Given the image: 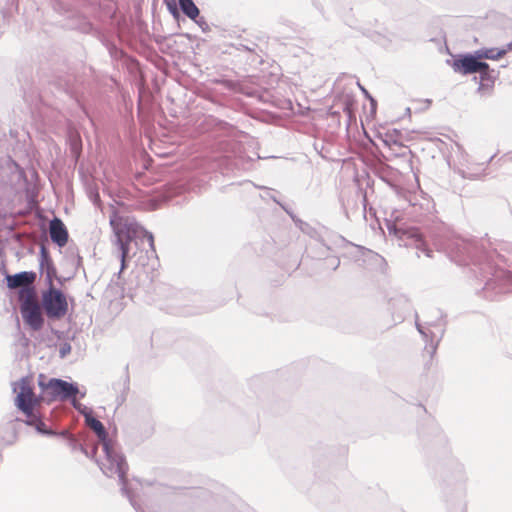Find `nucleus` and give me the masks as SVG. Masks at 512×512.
Segmentation results:
<instances>
[{"mask_svg": "<svg viewBox=\"0 0 512 512\" xmlns=\"http://www.w3.org/2000/svg\"><path fill=\"white\" fill-rule=\"evenodd\" d=\"M271 198H272V200H273L275 203H277V204H278V205H279V206H280V207H281V208H282L286 213H288V214L291 216V218L293 219V221H295V222H296V219H295V217L292 215V213H290V211H289V210H288V209H287V208H286L282 203H280V202L276 199V197H274V196H273V197H271Z\"/></svg>", "mask_w": 512, "mask_h": 512, "instance_id": "obj_38", "label": "nucleus"}, {"mask_svg": "<svg viewBox=\"0 0 512 512\" xmlns=\"http://www.w3.org/2000/svg\"><path fill=\"white\" fill-rule=\"evenodd\" d=\"M110 225L114 232L115 244L120 251L121 267L119 274L126 269L127 259L129 258L130 243L135 238H146L152 252H155L154 236L151 232L147 231L144 227L135 221L123 220L118 213L113 210L110 215Z\"/></svg>", "mask_w": 512, "mask_h": 512, "instance_id": "obj_4", "label": "nucleus"}, {"mask_svg": "<svg viewBox=\"0 0 512 512\" xmlns=\"http://www.w3.org/2000/svg\"><path fill=\"white\" fill-rule=\"evenodd\" d=\"M82 31L84 33L92 34L98 39L99 34H104L99 28H96L92 23L86 22L82 26Z\"/></svg>", "mask_w": 512, "mask_h": 512, "instance_id": "obj_27", "label": "nucleus"}, {"mask_svg": "<svg viewBox=\"0 0 512 512\" xmlns=\"http://www.w3.org/2000/svg\"><path fill=\"white\" fill-rule=\"evenodd\" d=\"M127 490L129 491V494L131 495L132 500H133V503H134L135 505H133V504H132V502H131L130 498H129L125 493H123L122 491H121V493H122L125 497H127V498H128V500H129L130 504H131V505H132V507L136 510V512H144V511H143V509L140 507V505H138V504H137V502L135 501V499H134V494L132 493V491L129 489V487H128V486H127Z\"/></svg>", "mask_w": 512, "mask_h": 512, "instance_id": "obj_35", "label": "nucleus"}, {"mask_svg": "<svg viewBox=\"0 0 512 512\" xmlns=\"http://www.w3.org/2000/svg\"><path fill=\"white\" fill-rule=\"evenodd\" d=\"M385 224L389 234L397 238L399 246L415 247L424 252L427 257H433V251L428 247L424 233L419 228L405 224L399 225L392 220H386Z\"/></svg>", "mask_w": 512, "mask_h": 512, "instance_id": "obj_5", "label": "nucleus"}, {"mask_svg": "<svg viewBox=\"0 0 512 512\" xmlns=\"http://www.w3.org/2000/svg\"><path fill=\"white\" fill-rule=\"evenodd\" d=\"M25 292L24 299L20 305V313L25 324L33 331H39L43 328L45 319L41 313V305L34 299L35 290L33 287L23 288Z\"/></svg>", "mask_w": 512, "mask_h": 512, "instance_id": "obj_8", "label": "nucleus"}, {"mask_svg": "<svg viewBox=\"0 0 512 512\" xmlns=\"http://www.w3.org/2000/svg\"><path fill=\"white\" fill-rule=\"evenodd\" d=\"M425 201H426L427 210H428V209H429V208H428V206H429V204H430V201H429L428 199H425Z\"/></svg>", "mask_w": 512, "mask_h": 512, "instance_id": "obj_50", "label": "nucleus"}, {"mask_svg": "<svg viewBox=\"0 0 512 512\" xmlns=\"http://www.w3.org/2000/svg\"><path fill=\"white\" fill-rule=\"evenodd\" d=\"M54 279H56L60 285H63L65 279L62 278V277H59L57 274H56V277H54Z\"/></svg>", "mask_w": 512, "mask_h": 512, "instance_id": "obj_43", "label": "nucleus"}, {"mask_svg": "<svg viewBox=\"0 0 512 512\" xmlns=\"http://www.w3.org/2000/svg\"><path fill=\"white\" fill-rule=\"evenodd\" d=\"M455 262L458 263L459 265L461 264H469V262H467L466 260H461V259H455Z\"/></svg>", "mask_w": 512, "mask_h": 512, "instance_id": "obj_44", "label": "nucleus"}, {"mask_svg": "<svg viewBox=\"0 0 512 512\" xmlns=\"http://www.w3.org/2000/svg\"><path fill=\"white\" fill-rule=\"evenodd\" d=\"M181 12L189 19H194L200 14L199 8L193 0H178Z\"/></svg>", "mask_w": 512, "mask_h": 512, "instance_id": "obj_20", "label": "nucleus"}, {"mask_svg": "<svg viewBox=\"0 0 512 512\" xmlns=\"http://www.w3.org/2000/svg\"><path fill=\"white\" fill-rule=\"evenodd\" d=\"M477 73H479V79H480L477 92L482 97H487L492 92L495 80L498 76V72L494 69H491L489 64L487 63V68L478 70Z\"/></svg>", "mask_w": 512, "mask_h": 512, "instance_id": "obj_16", "label": "nucleus"}, {"mask_svg": "<svg viewBox=\"0 0 512 512\" xmlns=\"http://www.w3.org/2000/svg\"><path fill=\"white\" fill-rule=\"evenodd\" d=\"M430 224L426 227L427 234L429 235L434 247L437 252L448 255V244H447V225L438 218L436 215H431Z\"/></svg>", "mask_w": 512, "mask_h": 512, "instance_id": "obj_10", "label": "nucleus"}, {"mask_svg": "<svg viewBox=\"0 0 512 512\" xmlns=\"http://www.w3.org/2000/svg\"><path fill=\"white\" fill-rule=\"evenodd\" d=\"M167 8H168L169 12L173 15V17L175 19H178L180 17V12L177 9V7H176L174 2H172L171 4H167Z\"/></svg>", "mask_w": 512, "mask_h": 512, "instance_id": "obj_37", "label": "nucleus"}, {"mask_svg": "<svg viewBox=\"0 0 512 512\" xmlns=\"http://www.w3.org/2000/svg\"><path fill=\"white\" fill-rule=\"evenodd\" d=\"M340 265V259L338 257H328L326 258V266L336 270Z\"/></svg>", "mask_w": 512, "mask_h": 512, "instance_id": "obj_31", "label": "nucleus"}, {"mask_svg": "<svg viewBox=\"0 0 512 512\" xmlns=\"http://www.w3.org/2000/svg\"><path fill=\"white\" fill-rule=\"evenodd\" d=\"M455 251L458 254H467L472 264L471 272L484 286L481 289L482 296L488 300H495L498 295L510 291L512 285V273L499 268L491 261V256L473 255L475 247L469 241L452 235L450 232V253ZM450 260H453L450 254Z\"/></svg>", "mask_w": 512, "mask_h": 512, "instance_id": "obj_1", "label": "nucleus"}, {"mask_svg": "<svg viewBox=\"0 0 512 512\" xmlns=\"http://www.w3.org/2000/svg\"><path fill=\"white\" fill-rule=\"evenodd\" d=\"M72 151H73L74 153H78V152L80 151V142L78 143V142H76V141H75V142L72 144Z\"/></svg>", "mask_w": 512, "mask_h": 512, "instance_id": "obj_42", "label": "nucleus"}, {"mask_svg": "<svg viewBox=\"0 0 512 512\" xmlns=\"http://www.w3.org/2000/svg\"><path fill=\"white\" fill-rule=\"evenodd\" d=\"M503 50H507V52H508V51H510V50H512V42L508 43V44L506 45V48H504Z\"/></svg>", "mask_w": 512, "mask_h": 512, "instance_id": "obj_47", "label": "nucleus"}, {"mask_svg": "<svg viewBox=\"0 0 512 512\" xmlns=\"http://www.w3.org/2000/svg\"><path fill=\"white\" fill-rule=\"evenodd\" d=\"M239 51H244L251 54H256V51L258 49V45L254 41L245 40L240 41L238 43H235L232 45Z\"/></svg>", "mask_w": 512, "mask_h": 512, "instance_id": "obj_22", "label": "nucleus"}, {"mask_svg": "<svg viewBox=\"0 0 512 512\" xmlns=\"http://www.w3.org/2000/svg\"><path fill=\"white\" fill-rule=\"evenodd\" d=\"M86 395V391H80L79 390V393H77V396H79V398H84Z\"/></svg>", "mask_w": 512, "mask_h": 512, "instance_id": "obj_46", "label": "nucleus"}, {"mask_svg": "<svg viewBox=\"0 0 512 512\" xmlns=\"http://www.w3.org/2000/svg\"><path fill=\"white\" fill-rule=\"evenodd\" d=\"M68 446L72 451H80L84 455H89V449L87 446L79 442L75 437H69Z\"/></svg>", "mask_w": 512, "mask_h": 512, "instance_id": "obj_23", "label": "nucleus"}, {"mask_svg": "<svg viewBox=\"0 0 512 512\" xmlns=\"http://www.w3.org/2000/svg\"><path fill=\"white\" fill-rule=\"evenodd\" d=\"M389 307L395 323H401L411 312L412 305L409 298L402 293H394L389 298Z\"/></svg>", "mask_w": 512, "mask_h": 512, "instance_id": "obj_12", "label": "nucleus"}, {"mask_svg": "<svg viewBox=\"0 0 512 512\" xmlns=\"http://www.w3.org/2000/svg\"><path fill=\"white\" fill-rule=\"evenodd\" d=\"M39 267L41 274H45V281L47 286L53 285V280L54 277H56L57 269L53 263L48 248L44 244H41L39 249Z\"/></svg>", "mask_w": 512, "mask_h": 512, "instance_id": "obj_13", "label": "nucleus"}, {"mask_svg": "<svg viewBox=\"0 0 512 512\" xmlns=\"http://www.w3.org/2000/svg\"><path fill=\"white\" fill-rule=\"evenodd\" d=\"M85 423L94 431L105 454V461L100 465V469L107 477L118 476L121 490L133 502L129 491L127 490V471L128 464L125 456L118 451L114 443L108 437V432L103 423L92 415L86 416ZM135 505L134 503H132Z\"/></svg>", "mask_w": 512, "mask_h": 512, "instance_id": "obj_2", "label": "nucleus"}, {"mask_svg": "<svg viewBox=\"0 0 512 512\" xmlns=\"http://www.w3.org/2000/svg\"><path fill=\"white\" fill-rule=\"evenodd\" d=\"M454 145L456 147L455 153L458 158V163L456 164L455 172H457L462 178H479L482 175V172L485 171L487 164H489L495 156H490L486 164L482 163L477 165H469L468 154L464 151L460 144L455 143Z\"/></svg>", "mask_w": 512, "mask_h": 512, "instance_id": "obj_9", "label": "nucleus"}, {"mask_svg": "<svg viewBox=\"0 0 512 512\" xmlns=\"http://www.w3.org/2000/svg\"><path fill=\"white\" fill-rule=\"evenodd\" d=\"M98 40L107 49L110 57L114 60L122 59L125 52L119 48L113 41H111L105 34H99Z\"/></svg>", "mask_w": 512, "mask_h": 512, "instance_id": "obj_19", "label": "nucleus"}, {"mask_svg": "<svg viewBox=\"0 0 512 512\" xmlns=\"http://www.w3.org/2000/svg\"><path fill=\"white\" fill-rule=\"evenodd\" d=\"M234 166H235L237 169H239V168H240V167H239V163H238V161H235V162H234Z\"/></svg>", "mask_w": 512, "mask_h": 512, "instance_id": "obj_48", "label": "nucleus"}, {"mask_svg": "<svg viewBox=\"0 0 512 512\" xmlns=\"http://www.w3.org/2000/svg\"><path fill=\"white\" fill-rule=\"evenodd\" d=\"M478 57L482 59L497 60L507 53V50H500L498 48H482L476 50Z\"/></svg>", "mask_w": 512, "mask_h": 512, "instance_id": "obj_21", "label": "nucleus"}, {"mask_svg": "<svg viewBox=\"0 0 512 512\" xmlns=\"http://www.w3.org/2000/svg\"><path fill=\"white\" fill-rule=\"evenodd\" d=\"M342 240L346 242V240H345L344 238H342ZM347 244H349V245H351V246L355 247L359 252H361V254H362V255H363L366 251H369L368 249L364 248L363 246L355 245V244H353V243H351V242H348V241H347Z\"/></svg>", "mask_w": 512, "mask_h": 512, "instance_id": "obj_39", "label": "nucleus"}, {"mask_svg": "<svg viewBox=\"0 0 512 512\" xmlns=\"http://www.w3.org/2000/svg\"><path fill=\"white\" fill-rule=\"evenodd\" d=\"M313 6L321 13H323V7L320 5V3L316 0H312Z\"/></svg>", "mask_w": 512, "mask_h": 512, "instance_id": "obj_41", "label": "nucleus"}, {"mask_svg": "<svg viewBox=\"0 0 512 512\" xmlns=\"http://www.w3.org/2000/svg\"><path fill=\"white\" fill-rule=\"evenodd\" d=\"M13 392L16 393L14 404L24 415V419L16 418L14 421H21L28 426L34 427L38 434H52L47 430L45 415L41 410L42 395H35L32 387V379L29 376L22 377L12 384Z\"/></svg>", "mask_w": 512, "mask_h": 512, "instance_id": "obj_3", "label": "nucleus"}, {"mask_svg": "<svg viewBox=\"0 0 512 512\" xmlns=\"http://www.w3.org/2000/svg\"><path fill=\"white\" fill-rule=\"evenodd\" d=\"M89 198L95 205H98L100 203V195L96 189L90 188Z\"/></svg>", "mask_w": 512, "mask_h": 512, "instance_id": "obj_32", "label": "nucleus"}, {"mask_svg": "<svg viewBox=\"0 0 512 512\" xmlns=\"http://www.w3.org/2000/svg\"><path fill=\"white\" fill-rule=\"evenodd\" d=\"M358 86L361 89V91L364 93V95L370 99L371 103L373 104L375 100L372 98V96L368 93V91L358 82Z\"/></svg>", "mask_w": 512, "mask_h": 512, "instance_id": "obj_40", "label": "nucleus"}, {"mask_svg": "<svg viewBox=\"0 0 512 512\" xmlns=\"http://www.w3.org/2000/svg\"><path fill=\"white\" fill-rule=\"evenodd\" d=\"M71 344L69 342H63L59 347V357L65 358L71 352Z\"/></svg>", "mask_w": 512, "mask_h": 512, "instance_id": "obj_30", "label": "nucleus"}, {"mask_svg": "<svg viewBox=\"0 0 512 512\" xmlns=\"http://www.w3.org/2000/svg\"><path fill=\"white\" fill-rule=\"evenodd\" d=\"M452 67L455 72L468 75L477 73L478 70L486 69L487 63L481 61L475 51L473 54L459 55L458 58L454 59Z\"/></svg>", "mask_w": 512, "mask_h": 512, "instance_id": "obj_11", "label": "nucleus"}, {"mask_svg": "<svg viewBox=\"0 0 512 512\" xmlns=\"http://www.w3.org/2000/svg\"><path fill=\"white\" fill-rule=\"evenodd\" d=\"M127 490L129 491V494L131 495L132 500H133V503H134L135 505H133V504H132V502H131L130 498H129L125 493H123L122 491H121V493H122L125 497H127V498H128V500H129L130 504H131V505H132V507L136 510V512H144V511H143V509L140 507V505H138V504H137V502L135 501V499H134V494L132 493V491L129 489V487H128V486H127Z\"/></svg>", "mask_w": 512, "mask_h": 512, "instance_id": "obj_34", "label": "nucleus"}, {"mask_svg": "<svg viewBox=\"0 0 512 512\" xmlns=\"http://www.w3.org/2000/svg\"><path fill=\"white\" fill-rule=\"evenodd\" d=\"M381 179H382L383 181H385L386 183H388L391 187L396 188V186H394V185H393L389 180H387V179H386V176H381Z\"/></svg>", "mask_w": 512, "mask_h": 512, "instance_id": "obj_45", "label": "nucleus"}, {"mask_svg": "<svg viewBox=\"0 0 512 512\" xmlns=\"http://www.w3.org/2000/svg\"><path fill=\"white\" fill-rule=\"evenodd\" d=\"M415 326H416V329L418 330V332L424 337V338H427L428 335L426 333V331L424 330V327L422 326V324L419 322V317H418V313L415 311Z\"/></svg>", "mask_w": 512, "mask_h": 512, "instance_id": "obj_33", "label": "nucleus"}, {"mask_svg": "<svg viewBox=\"0 0 512 512\" xmlns=\"http://www.w3.org/2000/svg\"><path fill=\"white\" fill-rule=\"evenodd\" d=\"M47 430L48 431H51L52 434H42L43 436H47V437H63V438H66L67 440L69 439V437H72L69 432L67 430H63V431H60V432H57L49 427H47Z\"/></svg>", "mask_w": 512, "mask_h": 512, "instance_id": "obj_29", "label": "nucleus"}, {"mask_svg": "<svg viewBox=\"0 0 512 512\" xmlns=\"http://www.w3.org/2000/svg\"><path fill=\"white\" fill-rule=\"evenodd\" d=\"M36 279V273L33 271H21L13 275H6V284L9 289L20 288L21 296L25 292H21L23 288L31 287L30 284Z\"/></svg>", "mask_w": 512, "mask_h": 512, "instance_id": "obj_15", "label": "nucleus"}, {"mask_svg": "<svg viewBox=\"0 0 512 512\" xmlns=\"http://www.w3.org/2000/svg\"><path fill=\"white\" fill-rule=\"evenodd\" d=\"M89 449V455H85L86 457L90 459H95L96 463L100 466L103 462H99L95 457L98 451V445H93L92 447H88Z\"/></svg>", "mask_w": 512, "mask_h": 512, "instance_id": "obj_36", "label": "nucleus"}, {"mask_svg": "<svg viewBox=\"0 0 512 512\" xmlns=\"http://www.w3.org/2000/svg\"><path fill=\"white\" fill-rule=\"evenodd\" d=\"M100 8L106 17L109 20V23L117 28H120L121 22H124V19L117 18V7L111 1H104L100 4Z\"/></svg>", "mask_w": 512, "mask_h": 512, "instance_id": "obj_18", "label": "nucleus"}, {"mask_svg": "<svg viewBox=\"0 0 512 512\" xmlns=\"http://www.w3.org/2000/svg\"><path fill=\"white\" fill-rule=\"evenodd\" d=\"M38 386L43 394L47 393L50 396L48 402L56 399L70 400L76 398L79 393V386L76 382H68L60 378L46 380L43 374L39 375Z\"/></svg>", "mask_w": 512, "mask_h": 512, "instance_id": "obj_6", "label": "nucleus"}, {"mask_svg": "<svg viewBox=\"0 0 512 512\" xmlns=\"http://www.w3.org/2000/svg\"><path fill=\"white\" fill-rule=\"evenodd\" d=\"M70 402L72 404V406L80 413L84 416V419L86 420V416H90L93 414V411L88 408L87 406L83 405L82 403H80L78 400H77V397L76 398H72L70 399Z\"/></svg>", "mask_w": 512, "mask_h": 512, "instance_id": "obj_24", "label": "nucleus"}, {"mask_svg": "<svg viewBox=\"0 0 512 512\" xmlns=\"http://www.w3.org/2000/svg\"><path fill=\"white\" fill-rule=\"evenodd\" d=\"M14 425H13V420L7 422L4 426L0 427V433L2 431H7V432H10L11 433V436L9 439H4V438H1V443L4 444V445H9L13 442V439L15 438V432H14Z\"/></svg>", "mask_w": 512, "mask_h": 512, "instance_id": "obj_25", "label": "nucleus"}, {"mask_svg": "<svg viewBox=\"0 0 512 512\" xmlns=\"http://www.w3.org/2000/svg\"><path fill=\"white\" fill-rule=\"evenodd\" d=\"M409 202H410V204H411L413 207H415V206L417 205L415 202H412V200H411V199L409 200Z\"/></svg>", "mask_w": 512, "mask_h": 512, "instance_id": "obj_49", "label": "nucleus"}, {"mask_svg": "<svg viewBox=\"0 0 512 512\" xmlns=\"http://www.w3.org/2000/svg\"><path fill=\"white\" fill-rule=\"evenodd\" d=\"M461 512H467V509H466V508H464Z\"/></svg>", "mask_w": 512, "mask_h": 512, "instance_id": "obj_51", "label": "nucleus"}, {"mask_svg": "<svg viewBox=\"0 0 512 512\" xmlns=\"http://www.w3.org/2000/svg\"><path fill=\"white\" fill-rule=\"evenodd\" d=\"M467 481L465 466L458 460H450V485L455 490H462Z\"/></svg>", "mask_w": 512, "mask_h": 512, "instance_id": "obj_17", "label": "nucleus"}, {"mask_svg": "<svg viewBox=\"0 0 512 512\" xmlns=\"http://www.w3.org/2000/svg\"><path fill=\"white\" fill-rule=\"evenodd\" d=\"M41 306L49 319L59 320L68 312V303L64 292L50 285L41 295Z\"/></svg>", "mask_w": 512, "mask_h": 512, "instance_id": "obj_7", "label": "nucleus"}, {"mask_svg": "<svg viewBox=\"0 0 512 512\" xmlns=\"http://www.w3.org/2000/svg\"><path fill=\"white\" fill-rule=\"evenodd\" d=\"M49 234L51 241L56 244L58 247L62 248L66 246L69 239V233L68 230L63 223V221L57 217L54 216L49 223Z\"/></svg>", "mask_w": 512, "mask_h": 512, "instance_id": "obj_14", "label": "nucleus"}, {"mask_svg": "<svg viewBox=\"0 0 512 512\" xmlns=\"http://www.w3.org/2000/svg\"><path fill=\"white\" fill-rule=\"evenodd\" d=\"M441 40L443 41V45L440 44V39L437 38H431L430 42L435 43L437 45L438 51L440 53H448V41L445 33H442Z\"/></svg>", "mask_w": 512, "mask_h": 512, "instance_id": "obj_26", "label": "nucleus"}, {"mask_svg": "<svg viewBox=\"0 0 512 512\" xmlns=\"http://www.w3.org/2000/svg\"><path fill=\"white\" fill-rule=\"evenodd\" d=\"M191 20L194 21L203 32L210 31L209 24L207 23L206 19L203 16H200V14H198L197 18Z\"/></svg>", "mask_w": 512, "mask_h": 512, "instance_id": "obj_28", "label": "nucleus"}]
</instances>
